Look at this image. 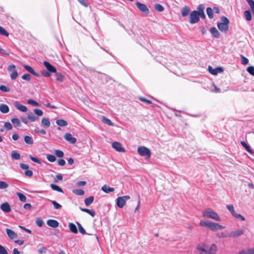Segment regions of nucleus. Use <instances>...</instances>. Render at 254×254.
<instances>
[{
    "mask_svg": "<svg viewBox=\"0 0 254 254\" xmlns=\"http://www.w3.org/2000/svg\"><path fill=\"white\" fill-rule=\"evenodd\" d=\"M208 246L206 243H200L196 246V252L198 254H216L217 248L215 244L211 245L208 251Z\"/></svg>",
    "mask_w": 254,
    "mask_h": 254,
    "instance_id": "obj_1",
    "label": "nucleus"
},
{
    "mask_svg": "<svg viewBox=\"0 0 254 254\" xmlns=\"http://www.w3.org/2000/svg\"><path fill=\"white\" fill-rule=\"evenodd\" d=\"M199 224L202 227H205L209 228L213 231H216L224 228V227L216 223L208 220H201Z\"/></svg>",
    "mask_w": 254,
    "mask_h": 254,
    "instance_id": "obj_2",
    "label": "nucleus"
},
{
    "mask_svg": "<svg viewBox=\"0 0 254 254\" xmlns=\"http://www.w3.org/2000/svg\"><path fill=\"white\" fill-rule=\"evenodd\" d=\"M202 214V216L204 218L212 219L218 221H221L218 214L211 208H208L203 210Z\"/></svg>",
    "mask_w": 254,
    "mask_h": 254,
    "instance_id": "obj_3",
    "label": "nucleus"
},
{
    "mask_svg": "<svg viewBox=\"0 0 254 254\" xmlns=\"http://www.w3.org/2000/svg\"><path fill=\"white\" fill-rule=\"evenodd\" d=\"M221 21L217 23V27L220 31L226 33L229 28V20L226 17L222 16L221 17Z\"/></svg>",
    "mask_w": 254,
    "mask_h": 254,
    "instance_id": "obj_4",
    "label": "nucleus"
},
{
    "mask_svg": "<svg viewBox=\"0 0 254 254\" xmlns=\"http://www.w3.org/2000/svg\"><path fill=\"white\" fill-rule=\"evenodd\" d=\"M138 153L141 156H145L149 158L151 156V153L148 148L144 146H139L137 148Z\"/></svg>",
    "mask_w": 254,
    "mask_h": 254,
    "instance_id": "obj_5",
    "label": "nucleus"
},
{
    "mask_svg": "<svg viewBox=\"0 0 254 254\" xmlns=\"http://www.w3.org/2000/svg\"><path fill=\"white\" fill-rule=\"evenodd\" d=\"M130 199L129 195L118 197L116 199V204L119 208H123L126 204V201Z\"/></svg>",
    "mask_w": 254,
    "mask_h": 254,
    "instance_id": "obj_6",
    "label": "nucleus"
},
{
    "mask_svg": "<svg viewBox=\"0 0 254 254\" xmlns=\"http://www.w3.org/2000/svg\"><path fill=\"white\" fill-rule=\"evenodd\" d=\"M199 17H200V15L197 11L194 10L191 11L190 16V24L197 23L199 20Z\"/></svg>",
    "mask_w": 254,
    "mask_h": 254,
    "instance_id": "obj_7",
    "label": "nucleus"
},
{
    "mask_svg": "<svg viewBox=\"0 0 254 254\" xmlns=\"http://www.w3.org/2000/svg\"><path fill=\"white\" fill-rule=\"evenodd\" d=\"M136 5L138 9L143 13H144L146 14H148L149 12V9L147 6L143 3H140V2H136Z\"/></svg>",
    "mask_w": 254,
    "mask_h": 254,
    "instance_id": "obj_8",
    "label": "nucleus"
},
{
    "mask_svg": "<svg viewBox=\"0 0 254 254\" xmlns=\"http://www.w3.org/2000/svg\"><path fill=\"white\" fill-rule=\"evenodd\" d=\"M209 72L212 75H217L218 73L222 72L223 68L221 67H218L215 68H213L211 66H209L208 67Z\"/></svg>",
    "mask_w": 254,
    "mask_h": 254,
    "instance_id": "obj_9",
    "label": "nucleus"
},
{
    "mask_svg": "<svg viewBox=\"0 0 254 254\" xmlns=\"http://www.w3.org/2000/svg\"><path fill=\"white\" fill-rule=\"evenodd\" d=\"M112 147L120 152H125V149L122 147V144L119 142H114L112 144Z\"/></svg>",
    "mask_w": 254,
    "mask_h": 254,
    "instance_id": "obj_10",
    "label": "nucleus"
},
{
    "mask_svg": "<svg viewBox=\"0 0 254 254\" xmlns=\"http://www.w3.org/2000/svg\"><path fill=\"white\" fill-rule=\"evenodd\" d=\"M13 105L17 109L21 112H26L27 111V108L25 106L20 104L18 101L14 102Z\"/></svg>",
    "mask_w": 254,
    "mask_h": 254,
    "instance_id": "obj_11",
    "label": "nucleus"
},
{
    "mask_svg": "<svg viewBox=\"0 0 254 254\" xmlns=\"http://www.w3.org/2000/svg\"><path fill=\"white\" fill-rule=\"evenodd\" d=\"M0 208L1 210L5 213H8L10 212L11 210L9 204L7 202L2 203Z\"/></svg>",
    "mask_w": 254,
    "mask_h": 254,
    "instance_id": "obj_12",
    "label": "nucleus"
},
{
    "mask_svg": "<svg viewBox=\"0 0 254 254\" xmlns=\"http://www.w3.org/2000/svg\"><path fill=\"white\" fill-rule=\"evenodd\" d=\"M64 138L67 141L72 144H74L76 142V139L72 137L71 134L70 133H66L64 135Z\"/></svg>",
    "mask_w": 254,
    "mask_h": 254,
    "instance_id": "obj_13",
    "label": "nucleus"
},
{
    "mask_svg": "<svg viewBox=\"0 0 254 254\" xmlns=\"http://www.w3.org/2000/svg\"><path fill=\"white\" fill-rule=\"evenodd\" d=\"M43 64L49 71L54 73H56L57 72L56 68L49 62L44 61Z\"/></svg>",
    "mask_w": 254,
    "mask_h": 254,
    "instance_id": "obj_14",
    "label": "nucleus"
},
{
    "mask_svg": "<svg viewBox=\"0 0 254 254\" xmlns=\"http://www.w3.org/2000/svg\"><path fill=\"white\" fill-rule=\"evenodd\" d=\"M244 233V230H237L232 232L229 234L230 237H238L242 235Z\"/></svg>",
    "mask_w": 254,
    "mask_h": 254,
    "instance_id": "obj_15",
    "label": "nucleus"
},
{
    "mask_svg": "<svg viewBox=\"0 0 254 254\" xmlns=\"http://www.w3.org/2000/svg\"><path fill=\"white\" fill-rule=\"evenodd\" d=\"M5 231L7 236L10 239H14L17 238V234L16 233H15L13 230L7 228L6 229Z\"/></svg>",
    "mask_w": 254,
    "mask_h": 254,
    "instance_id": "obj_16",
    "label": "nucleus"
},
{
    "mask_svg": "<svg viewBox=\"0 0 254 254\" xmlns=\"http://www.w3.org/2000/svg\"><path fill=\"white\" fill-rule=\"evenodd\" d=\"M47 224L50 227L57 228L59 225V223L56 220L49 219L47 221Z\"/></svg>",
    "mask_w": 254,
    "mask_h": 254,
    "instance_id": "obj_17",
    "label": "nucleus"
},
{
    "mask_svg": "<svg viewBox=\"0 0 254 254\" xmlns=\"http://www.w3.org/2000/svg\"><path fill=\"white\" fill-rule=\"evenodd\" d=\"M197 11L199 14L200 15V17L202 18H205V15L204 12V7L203 6L202 4H199L197 6Z\"/></svg>",
    "mask_w": 254,
    "mask_h": 254,
    "instance_id": "obj_18",
    "label": "nucleus"
},
{
    "mask_svg": "<svg viewBox=\"0 0 254 254\" xmlns=\"http://www.w3.org/2000/svg\"><path fill=\"white\" fill-rule=\"evenodd\" d=\"M41 125L44 127L48 128L50 126L51 123L48 119L44 118L42 120Z\"/></svg>",
    "mask_w": 254,
    "mask_h": 254,
    "instance_id": "obj_19",
    "label": "nucleus"
},
{
    "mask_svg": "<svg viewBox=\"0 0 254 254\" xmlns=\"http://www.w3.org/2000/svg\"><path fill=\"white\" fill-rule=\"evenodd\" d=\"M9 107L4 104H0V111L2 113H7L9 112Z\"/></svg>",
    "mask_w": 254,
    "mask_h": 254,
    "instance_id": "obj_20",
    "label": "nucleus"
},
{
    "mask_svg": "<svg viewBox=\"0 0 254 254\" xmlns=\"http://www.w3.org/2000/svg\"><path fill=\"white\" fill-rule=\"evenodd\" d=\"M101 190L106 193H109L110 192H113L114 191L115 189L114 188L108 187V186L105 185L102 186Z\"/></svg>",
    "mask_w": 254,
    "mask_h": 254,
    "instance_id": "obj_21",
    "label": "nucleus"
},
{
    "mask_svg": "<svg viewBox=\"0 0 254 254\" xmlns=\"http://www.w3.org/2000/svg\"><path fill=\"white\" fill-rule=\"evenodd\" d=\"M190 12V8L188 6H184L181 11L182 15L184 17L187 16Z\"/></svg>",
    "mask_w": 254,
    "mask_h": 254,
    "instance_id": "obj_22",
    "label": "nucleus"
},
{
    "mask_svg": "<svg viewBox=\"0 0 254 254\" xmlns=\"http://www.w3.org/2000/svg\"><path fill=\"white\" fill-rule=\"evenodd\" d=\"M210 32L211 34L215 38H219V33L217 29L215 27H211L210 30Z\"/></svg>",
    "mask_w": 254,
    "mask_h": 254,
    "instance_id": "obj_23",
    "label": "nucleus"
},
{
    "mask_svg": "<svg viewBox=\"0 0 254 254\" xmlns=\"http://www.w3.org/2000/svg\"><path fill=\"white\" fill-rule=\"evenodd\" d=\"M68 227L69 228L70 230L72 232H73L75 234H76L78 233L77 229L74 224H73L72 223H69L68 224Z\"/></svg>",
    "mask_w": 254,
    "mask_h": 254,
    "instance_id": "obj_24",
    "label": "nucleus"
},
{
    "mask_svg": "<svg viewBox=\"0 0 254 254\" xmlns=\"http://www.w3.org/2000/svg\"><path fill=\"white\" fill-rule=\"evenodd\" d=\"M101 121L104 124H106L110 126H113L114 124L113 122L109 119L105 118V117H102Z\"/></svg>",
    "mask_w": 254,
    "mask_h": 254,
    "instance_id": "obj_25",
    "label": "nucleus"
},
{
    "mask_svg": "<svg viewBox=\"0 0 254 254\" xmlns=\"http://www.w3.org/2000/svg\"><path fill=\"white\" fill-rule=\"evenodd\" d=\"M80 209L82 211L88 213L92 217H94L95 215V212L94 210H90V209H88L87 208H83L81 207H80Z\"/></svg>",
    "mask_w": 254,
    "mask_h": 254,
    "instance_id": "obj_26",
    "label": "nucleus"
},
{
    "mask_svg": "<svg viewBox=\"0 0 254 254\" xmlns=\"http://www.w3.org/2000/svg\"><path fill=\"white\" fill-rule=\"evenodd\" d=\"M56 124L61 127H65L67 125V123L66 121L62 119H59L56 121Z\"/></svg>",
    "mask_w": 254,
    "mask_h": 254,
    "instance_id": "obj_27",
    "label": "nucleus"
},
{
    "mask_svg": "<svg viewBox=\"0 0 254 254\" xmlns=\"http://www.w3.org/2000/svg\"><path fill=\"white\" fill-rule=\"evenodd\" d=\"M27 116H28V119L31 122H34L39 119V118L38 117L35 116L32 113H28Z\"/></svg>",
    "mask_w": 254,
    "mask_h": 254,
    "instance_id": "obj_28",
    "label": "nucleus"
},
{
    "mask_svg": "<svg viewBox=\"0 0 254 254\" xmlns=\"http://www.w3.org/2000/svg\"><path fill=\"white\" fill-rule=\"evenodd\" d=\"M94 200V197L92 196H91L88 198H86L84 199V203L85 205L88 206L90 205L93 201Z\"/></svg>",
    "mask_w": 254,
    "mask_h": 254,
    "instance_id": "obj_29",
    "label": "nucleus"
},
{
    "mask_svg": "<svg viewBox=\"0 0 254 254\" xmlns=\"http://www.w3.org/2000/svg\"><path fill=\"white\" fill-rule=\"evenodd\" d=\"M11 155V157L13 159L19 160L20 159V154L15 151H12Z\"/></svg>",
    "mask_w": 254,
    "mask_h": 254,
    "instance_id": "obj_30",
    "label": "nucleus"
},
{
    "mask_svg": "<svg viewBox=\"0 0 254 254\" xmlns=\"http://www.w3.org/2000/svg\"><path fill=\"white\" fill-rule=\"evenodd\" d=\"M239 254H253V248L241 250L239 252Z\"/></svg>",
    "mask_w": 254,
    "mask_h": 254,
    "instance_id": "obj_31",
    "label": "nucleus"
},
{
    "mask_svg": "<svg viewBox=\"0 0 254 254\" xmlns=\"http://www.w3.org/2000/svg\"><path fill=\"white\" fill-rule=\"evenodd\" d=\"M51 188L54 190L60 192H63V190L58 186L53 184H51L50 185Z\"/></svg>",
    "mask_w": 254,
    "mask_h": 254,
    "instance_id": "obj_32",
    "label": "nucleus"
},
{
    "mask_svg": "<svg viewBox=\"0 0 254 254\" xmlns=\"http://www.w3.org/2000/svg\"><path fill=\"white\" fill-rule=\"evenodd\" d=\"M24 141L26 143L28 144H32L33 143V140L32 138L28 135H26L24 136Z\"/></svg>",
    "mask_w": 254,
    "mask_h": 254,
    "instance_id": "obj_33",
    "label": "nucleus"
},
{
    "mask_svg": "<svg viewBox=\"0 0 254 254\" xmlns=\"http://www.w3.org/2000/svg\"><path fill=\"white\" fill-rule=\"evenodd\" d=\"M17 195L18 196L19 200L22 202H25L26 201V197L25 195H24L23 193L21 192H17L16 193Z\"/></svg>",
    "mask_w": 254,
    "mask_h": 254,
    "instance_id": "obj_34",
    "label": "nucleus"
},
{
    "mask_svg": "<svg viewBox=\"0 0 254 254\" xmlns=\"http://www.w3.org/2000/svg\"><path fill=\"white\" fill-rule=\"evenodd\" d=\"M72 192L77 195H83L84 194V191L80 189H74L72 190Z\"/></svg>",
    "mask_w": 254,
    "mask_h": 254,
    "instance_id": "obj_35",
    "label": "nucleus"
},
{
    "mask_svg": "<svg viewBox=\"0 0 254 254\" xmlns=\"http://www.w3.org/2000/svg\"><path fill=\"white\" fill-rule=\"evenodd\" d=\"M241 144L248 152L251 153H253V151L251 149L250 146L248 145L245 141H241Z\"/></svg>",
    "mask_w": 254,
    "mask_h": 254,
    "instance_id": "obj_36",
    "label": "nucleus"
},
{
    "mask_svg": "<svg viewBox=\"0 0 254 254\" xmlns=\"http://www.w3.org/2000/svg\"><path fill=\"white\" fill-rule=\"evenodd\" d=\"M244 15L245 16L246 19L247 21H250L252 20V14L249 10H246L244 12Z\"/></svg>",
    "mask_w": 254,
    "mask_h": 254,
    "instance_id": "obj_37",
    "label": "nucleus"
},
{
    "mask_svg": "<svg viewBox=\"0 0 254 254\" xmlns=\"http://www.w3.org/2000/svg\"><path fill=\"white\" fill-rule=\"evenodd\" d=\"M206 13L209 18L212 19L213 18V11L211 8L207 7L206 8Z\"/></svg>",
    "mask_w": 254,
    "mask_h": 254,
    "instance_id": "obj_38",
    "label": "nucleus"
},
{
    "mask_svg": "<svg viewBox=\"0 0 254 254\" xmlns=\"http://www.w3.org/2000/svg\"><path fill=\"white\" fill-rule=\"evenodd\" d=\"M154 8L159 12H162L164 9L163 6L159 3H156L154 4Z\"/></svg>",
    "mask_w": 254,
    "mask_h": 254,
    "instance_id": "obj_39",
    "label": "nucleus"
},
{
    "mask_svg": "<svg viewBox=\"0 0 254 254\" xmlns=\"http://www.w3.org/2000/svg\"><path fill=\"white\" fill-rule=\"evenodd\" d=\"M11 122L14 125H15L17 127H19L20 126V121L17 118L12 119Z\"/></svg>",
    "mask_w": 254,
    "mask_h": 254,
    "instance_id": "obj_40",
    "label": "nucleus"
},
{
    "mask_svg": "<svg viewBox=\"0 0 254 254\" xmlns=\"http://www.w3.org/2000/svg\"><path fill=\"white\" fill-rule=\"evenodd\" d=\"M47 159L48 160L51 162H54L56 161V158L54 155L48 154L47 155Z\"/></svg>",
    "mask_w": 254,
    "mask_h": 254,
    "instance_id": "obj_41",
    "label": "nucleus"
},
{
    "mask_svg": "<svg viewBox=\"0 0 254 254\" xmlns=\"http://www.w3.org/2000/svg\"><path fill=\"white\" fill-rule=\"evenodd\" d=\"M54 153L56 155L59 157H63L64 155L63 151L60 150H55Z\"/></svg>",
    "mask_w": 254,
    "mask_h": 254,
    "instance_id": "obj_42",
    "label": "nucleus"
},
{
    "mask_svg": "<svg viewBox=\"0 0 254 254\" xmlns=\"http://www.w3.org/2000/svg\"><path fill=\"white\" fill-rule=\"evenodd\" d=\"M77 225L78 226L79 232L83 235H85L86 234L85 229L83 228L82 225L78 222H77Z\"/></svg>",
    "mask_w": 254,
    "mask_h": 254,
    "instance_id": "obj_43",
    "label": "nucleus"
},
{
    "mask_svg": "<svg viewBox=\"0 0 254 254\" xmlns=\"http://www.w3.org/2000/svg\"><path fill=\"white\" fill-rule=\"evenodd\" d=\"M64 76L60 73H58L56 75L57 80L59 82H62L64 80Z\"/></svg>",
    "mask_w": 254,
    "mask_h": 254,
    "instance_id": "obj_44",
    "label": "nucleus"
},
{
    "mask_svg": "<svg viewBox=\"0 0 254 254\" xmlns=\"http://www.w3.org/2000/svg\"><path fill=\"white\" fill-rule=\"evenodd\" d=\"M51 201L52 203V204H53L55 209H59L62 208V205L61 204H60L59 203H58V202H57L56 201L51 200Z\"/></svg>",
    "mask_w": 254,
    "mask_h": 254,
    "instance_id": "obj_45",
    "label": "nucleus"
},
{
    "mask_svg": "<svg viewBox=\"0 0 254 254\" xmlns=\"http://www.w3.org/2000/svg\"><path fill=\"white\" fill-rule=\"evenodd\" d=\"M8 187V185L3 181H0V189H5Z\"/></svg>",
    "mask_w": 254,
    "mask_h": 254,
    "instance_id": "obj_46",
    "label": "nucleus"
},
{
    "mask_svg": "<svg viewBox=\"0 0 254 254\" xmlns=\"http://www.w3.org/2000/svg\"><path fill=\"white\" fill-rule=\"evenodd\" d=\"M227 208L230 211L232 215H233L235 213V211L234 210V206L233 205H227Z\"/></svg>",
    "mask_w": 254,
    "mask_h": 254,
    "instance_id": "obj_47",
    "label": "nucleus"
},
{
    "mask_svg": "<svg viewBox=\"0 0 254 254\" xmlns=\"http://www.w3.org/2000/svg\"><path fill=\"white\" fill-rule=\"evenodd\" d=\"M0 34L5 36H8V33L1 26H0Z\"/></svg>",
    "mask_w": 254,
    "mask_h": 254,
    "instance_id": "obj_48",
    "label": "nucleus"
},
{
    "mask_svg": "<svg viewBox=\"0 0 254 254\" xmlns=\"http://www.w3.org/2000/svg\"><path fill=\"white\" fill-rule=\"evenodd\" d=\"M247 71L251 75L254 76V66H250L247 68Z\"/></svg>",
    "mask_w": 254,
    "mask_h": 254,
    "instance_id": "obj_49",
    "label": "nucleus"
},
{
    "mask_svg": "<svg viewBox=\"0 0 254 254\" xmlns=\"http://www.w3.org/2000/svg\"><path fill=\"white\" fill-rule=\"evenodd\" d=\"M27 103L30 105L34 106H37V107L39 106V104L32 99L28 100Z\"/></svg>",
    "mask_w": 254,
    "mask_h": 254,
    "instance_id": "obj_50",
    "label": "nucleus"
},
{
    "mask_svg": "<svg viewBox=\"0 0 254 254\" xmlns=\"http://www.w3.org/2000/svg\"><path fill=\"white\" fill-rule=\"evenodd\" d=\"M18 73L16 70H14L10 74V77L12 80H14L17 77Z\"/></svg>",
    "mask_w": 254,
    "mask_h": 254,
    "instance_id": "obj_51",
    "label": "nucleus"
},
{
    "mask_svg": "<svg viewBox=\"0 0 254 254\" xmlns=\"http://www.w3.org/2000/svg\"><path fill=\"white\" fill-rule=\"evenodd\" d=\"M0 90L2 92H8L10 91V89L3 85L0 86Z\"/></svg>",
    "mask_w": 254,
    "mask_h": 254,
    "instance_id": "obj_52",
    "label": "nucleus"
},
{
    "mask_svg": "<svg viewBox=\"0 0 254 254\" xmlns=\"http://www.w3.org/2000/svg\"><path fill=\"white\" fill-rule=\"evenodd\" d=\"M241 57L242 58V64L244 65L247 64L249 63V60L243 55H241Z\"/></svg>",
    "mask_w": 254,
    "mask_h": 254,
    "instance_id": "obj_53",
    "label": "nucleus"
},
{
    "mask_svg": "<svg viewBox=\"0 0 254 254\" xmlns=\"http://www.w3.org/2000/svg\"><path fill=\"white\" fill-rule=\"evenodd\" d=\"M0 254H8L5 248L1 245H0Z\"/></svg>",
    "mask_w": 254,
    "mask_h": 254,
    "instance_id": "obj_54",
    "label": "nucleus"
},
{
    "mask_svg": "<svg viewBox=\"0 0 254 254\" xmlns=\"http://www.w3.org/2000/svg\"><path fill=\"white\" fill-rule=\"evenodd\" d=\"M36 223L38 226L42 227L43 224V221L41 218H38L36 220Z\"/></svg>",
    "mask_w": 254,
    "mask_h": 254,
    "instance_id": "obj_55",
    "label": "nucleus"
},
{
    "mask_svg": "<svg viewBox=\"0 0 254 254\" xmlns=\"http://www.w3.org/2000/svg\"><path fill=\"white\" fill-rule=\"evenodd\" d=\"M24 67L25 68V69H26L30 73H34V70L30 66L28 65H25Z\"/></svg>",
    "mask_w": 254,
    "mask_h": 254,
    "instance_id": "obj_56",
    "label": "nucleus"
},
{
    "mask_svg": "<svg viewBox=\"0 0 254 254\" xmlns=\"http://www.w3.org/2000/svg\"><path fill=\"white\" fill-rule=\"evenodd\" d=\"M34 112L37 115L39 116H42L43 114V111L39 109H35Z\"/></svg>",
    "mask_w": 254,
    "mask_h": 254,
    "instance_id": "obj_57",
    "label": "nucleus"
},
{
    "mask_svg": "<svg viewBox=\"0 0 254 254\" xmlns=\"http://www.w3.org/2000/svg\"><path fill=\"white\" fill-rule=\"evenodd\" d=\"M22 78L24 80L29 81L31 79V75L29 74H24L22 76Z\"/></svg>",
    "mask_w": 254,
    "mask_h": 254,
    "instance_id": "obj_58",
    "label": "nucleus"
},
{
    "mask_svg": "<svg viewBox=\"0 0 254 254\" xmlns=\"http://www.w3.org/2000/svg\"><path fill=\"white\" fill-rule=\"evenodd\" d=\"M236 218L240 219L242 221H244L245 220V218L240 214H237L235 212V213L233 215Z\"/></svg>",
    "mask_w": 254,
    "mask_h": 254,
    "instance_id": "obj_59",
    "label": "nucleus"
},
{
    "mask_svg": "<svg viewBox=\"0 0 254 254\" xmlns=\"http://www.w3.org/2000/svg\"><path fill=\"white\" fill-rule=\"evenodd\" d=\"M250 6L251 7L252 10L254 9V0H246Z\"/></svg>",
    "mask_w": 254,
    "mask_h": 254,
    "instance_id": "obj_60",
    "label": "nucleus"
},
{
    "mask_svg": "<svg viewBox=\"0 0 254 254\" xmlns=\"http://www.w3.org/2000/svg\"><path fill=\"white\" fill-rule=\"evenodd\" d=\"M4 127L7 129L10 130L12 129V127L11 124L9 122H5L4 125Z\"/></svg>",
    "mask_w": 254,
    "mask_h": 254,
    "instance_id": "obj_61",
    "label": "nucleus"
},
{
    "mask_svg": "<svg viewBox=\"0 0 254 254\" xmlns=\"http://www.w3.org/2000/svg\"><path fill=\"white\" fill-rule=\"evenodd\" d=\"M86 184V181H79L77 182L76 184V185L77 187H82L85 186Z\"/></svg>",
    "mask_w": 254,
    "mask_h": 254,
    "instance_id": "obj_62",
    "label": "nucleus"
},
{
    "mask_svg": "<svg viewBox=\"0 0 254 254\" xmlns=\"http://www.w3.org/2000/svg\"><path fill=\"white\" fill-rule=\"evenodd\" d=\"M82 5H83L85 7H88V3L86 2L85 0H77Z\"/></svg>",
    "mask_w": 254,
    "mask_h": 254,
    "instance_id": "obj_63",
    "label": "nucleus"
},
{
    "mask_svg": "<svg viewBox=\"0 0 254 254\" xmlns=\"http://www.w3.org/2000/svg\"><path fill=\"white\" fill-rule=\"evenodd\" d=\"M24 174L27 177H31L33 175V172L31 170H27L25 171Z\"/></svg>",
    "mask_w": 254,
    "mask_h": 254,
    "instance_id": "obj_64",
    "label": "nucleus"
}]
</instances>
